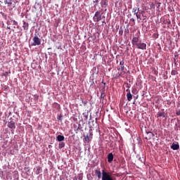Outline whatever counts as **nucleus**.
<instances>
[{
	"mask_svg": "<svg viewBox=\"0 0 180 180\" xmlns=\"http://www.w3.org/2000/svg\"><path fill=\"white\" fill-rule=\"evenodd\" d=\"M102 180H115L113 177L111 176L110 173L106 172L105 169L102 170Z\"/></svg>",
	"mask_w": 180,
	"mask_h": 180,
	"instance_id": "1",
	"label": "nucleus"
},
{
	"mask_svg": "<svg viewBox=\"0 0 180 180\" xmlns=\"http://www.w3.org/2000/svg\"><path fill=\"white\" fill-rule=\"evenodd\" d=\"M105 18V16H102V15L101 14V11H96L94 14V16L93 18V20L94 22H101V20Z\"/></svg>",
	"mask_w": 180,
	"mask_h": 180,
	"instance_id": "2",
	"label": "nucleus"
},
{
	"mask_svg": "<svg viewBox=\"0 0 180 180\" xmlns=\"http://www.w3.org/2000/svg\"><path fill=\"white\" fill-rule=\"evenodd\" d=\"M32 40L33 43L32 44V46H40V44H41V39L37 36L34 37Z\"/></svg>",
	"mask_w": 180,
	"mask_h": 180,
	"instance_id": "3",
	"label": "nucleus"
},
{
	"mask_svg": "<svg viewBox=\"0 0 180 180\" xmlns=\"http://www.w3.org/2000/svg\"><path fill=\"white\" fill-rule=\"evenodd\" d=\"M136 48H138L139 50H147V44L146 43H138L136 45Z\"/></svg>",
	"mask_w": 180,
	"mask_h": 180,
	"instance_id": "4",
	"label": "nucleus"
},
{
	"mask_svg": "<svg viewBox=\"0 0 180 180\" xmlns=\"http://www.w3.org/2000/svg\"><path fill=\"white\" fill-rule=\"evenodd\" d=\"M120 67L117 68L118 71H121V72L119 74V76L123 75V71L124 70V61H120Z\"/></svg>",
	"mask_w": 180,
	"mask_h": 180,
	"instance_id": "5",
	"label": "nucleus"
},
{
	"mask_svg": "<svg viewBox=\"0 0 180 180\" xmlns=\"http://www.w3.org/2000/svg\"><path fill=\"white\" fill-rule=\"evenodd\" d=\"M140 40V35H136V37H134L131 41L132 46H136L139 44V41Z\"/></svg>",
	"mask_w": 180,
	"mask_h": 180,
	"instance_id": "6",
	"label": "nucleus"
},
{
	"mask_svg": "<svg viewBox=\"0 0 180 180\" xmlns=\"http://www.w3.org/2000/svg\"><path fill=\"white\" fill-rule=\"evenodd\" d=\"M95 175L98 177V179H101L102 178V172H101V169L97 168L94 170Z\"/></svg>",
	"mask_w": 180,
	"mask_h": 180,
	"instance_id": "7",
	"label": "nucleus"
},
{
	"mask_svg": "<svg viewBox=\"0 0 180 180\" xmlns=\"http://www.w3.org/2000/svg\"><path fill=\"white\" fill-rule=\"evenodd\" d=\"M127 92H128L127 94V101H129V102H130V101H131L133 99V95H131V93H130V90H129V89H127Z\"/></svg>",
	"mask_w": 180,
	"mask_h": 180,
	"instance_id": "8",
	"label": "nucleus"
},
{
	"mask_svg": "<svg viewBox=\"0 0 180 180\" xmlns=\"http://www.w3.org/2000/svg\"><path fill=\"white\" fill-rule=\"evenodd\" d=\"M158 117H163L165 120L167 119V115H165V112H158Z\"/></svg>",
	"mask_w": 180,
	"mask_h": 180,
	"instance_id": "9",
	"label": "nucleus"
},
{
	"mask_svg": "<svg viewBox=\"0 0 180 180\" xmlns=\"http://www.w3.org/2000/svg\"><path fill=\"white\" fill-rule=\"evenodd\" d=\"M8 127H9V129H15L16 127L15 126V122L11 121L10 122H8Z\"/></svg>",
	"mask_w": 180,
	"mask_h": 180,
	"instance_id": "10",
	"label": "nucleus"
},
{
	"mask_svg": "<svg viewBox=\"0 0 180 180\" xmlns=\"http://www.w3.org/2000/svg\"><path fill=\"white\" fill-rule=\"evenodd\" d=\"M113 161V153H110L108 155V162H112Z\"/></svg>",
	"mask_w": 180,
	"mask_h": 180,
	"instance_id": "11",
	"label": "nucleus"
},
{
	"mask_svg": "<svg viewBox=\"0 0 180 180\" xmlns=\"http://www.w3.org/2000/svg\"><path fill=\"white\" fill-rule=\"evenodd\" d=\"M101 6L102 8H106L108 6V0H101Z\"/></svg>",
	"mask_w": 180,
	"mask_h": 180,
	"instance_id": "12",
	"label": "nucleus"
},
{
	"mask_svg": "<svg viewBox=\"0 0 180 180\" xmlns=\"http://www.w3.org/2000/svg\"><path fill=\"white\" fill-rule=\"evenodd\" d=\"M22 22H23L22 27L24 30H29V23L26 22L25 20H23Z\"/></svg>",
	"mask_w": 180,
	"mask_h": 180,
	"instance_id": "13",
	"label": "nucleus"
},
{
	"mask_svg": "<svg viewBox=\"0 0 180 180\" xmlns=\"http://www.w3.org/2000/svg\"><path fill=\"white\" fill-rule=\"evenodd\" d=\"M172 150H179V144L172 143L171 146Z\"/></svg>",
	"mask_w": 180,
	"mask_h": 180,
	"instance_id": "14",
	"label": "nucleus"
},
{
	"mask_svg": "<svg viewBox=\"0 0 180 180\" xmlns=\"http://www.w3.org/2000/svg\"><path fill=\"white\" fill-rule=\"evenodd\" d=\"M147 136L148 137L146 139H148V140H151V139H153V137H154V134H153V132L151 131H148L147 132Z\"/></svg>",
	"mask_w": 180,
	"mask_h": 180,
	"instance_id": "15",
	"label": "nucleus"
},
{
	"mask_svg": "<svg viewBox=\"0 0 180 180\" xmlns=\"http://www.w3.org/2000/svg\"><path fill=\"white\" fill-rule=\"evenodd\" d=\"M4 4L7 5V6H11V5H12V0H5Z\"/></svg>",
	"mask_w": 180,
	"mask_h": 180,
	"instance_id": "16",
	"label": "nucleus"
},
{
	"mask_svg": "<svg viewBox=\"0 0 180 180\" xmlns=\"http://www.w3.org/2000/svg\"><path fill=\"white\" fill-rule=\"evenodd\" d=\"M64 139H65L64 136L58 135L57 136L58 141H64Z\"/></svg>",
	"mask_w": 180,
	"mask_h": 180,
	"instance_id": "17",
	"label": "nucleus"
},
{
	"mask_svg": "<svg viewBox=\"0 0 180 180\" xmlns=\"http://www.w3.org/2000/svg\"><path fill=\"white\" fill-rule=\"evenodd\" d=\"M139 11H140V8H138V9L133 8L132 12L134 13V15H139Z\"/></svg>",
	"mask_w": 180,
	"mask_h": 180,
	"instance_id": "18",
	"label": "nucleus"
},
{
	"mask_svg": "<svg viewBox=\"0 0 180 180\" xmlns=\"http://www.w3.org/2000/svg\"><path fill=\"white\" fill-rule=\"evenodd\" d=\"M11 22L13 26H18V24L16 22V20L11 19Z\"/></svg>",
	"mask_w": 180,
	"mask_h": 180,
	"instance_id": "19",
	"label": "nucleus"
},
{
	"mask_svg": "<svg viewBox=\"0 0 180 180\" xmlns=\"http://www.w3.org/2000/svg\"><path fill=\"white\" fill-rule=\"evenodd\" d=\"M64 147H65V143L64 142L59 143V148H64Z\"/></svg>",
	"mask_w": 180,
	"mask_h": 180,
	"instance_id": "20",
	"label": "nucleus"
},
{
	"mask_svg": "<svg viewBox=\"0 0 180 180\" xmlns=\"http://www.w3.org/2000/svg\"><path fill=\"white\" fill-rule=\"evenodd\" d=\"M171 75H178V71L177 70H172Z\"/></svg>",
	"mask_w": 180,
	"mask_h": 180,
	"instance_id": "21",
	"label": "nucleus"
},
{
	"mask_svg": "<svg viewBox=\"0 0 180 180\" xmlns=\"http://www.w3.org/2000/svg\"><path fill=\"white\" fill-rule=\"evenodd\" d=\"M101 99H105V92L103 91L101 94Z\"/></svg>",
	"mask_w": 180,
	"mask_h": 180,
	"instance_id": "22",
	"label": "nucleus"
},
{
	"mask_svg": "<svg viewBox=\"0 0 180 180\" xmlns=\"http://www.w3.org/2000/svg\"><path fill=\"white\" fill-rule=\"evenodd\" d=\"M57 119L58 120H63V115H60L59 116H58Z\"/></svg>",
	"mask_w": 180,
	"mask_h": 180,
	"instance_id": "23",
	"label": "nucleus"
},
{
	"mask_svg": "<svg viewBox=\"0 0 180 180\" xmlns=\"http://www.w3.org/2000/svg\"><path fill=\"white\" fill-rule=\"evenodd\" d=\"M81 100H82V103H83V105H84V106H85V105H86V103H88L87 101H84V99L81 98Z\"/></svg>",
	"mask_w": 180,
	"mask_h": 180,
	"instance_id": "24",
	"label": "nucleus"
},
{
	"mask_svg": "<svg viewBox=\"0 0 180 180\" xmlns=\"http://www.w3.org/2000/svg\"><path fill=\"white\" fill-rule=\"evenodd\" d=\"M84 140L85 141H89V136H86L85 138H84Z\"/></svg>",
	"mask_w": 180,
	"mask_h": 180,
	"instance_id": "25",
	"label": "nucleus"
},
{
	"mask_svg": "<svg viewBox=\"0 0 180 180\" xmlns=\"http://www.w3.org/2000/svg\"><path fill=\"white\" fill-rule=\"evenodd\" d=\"M6 24L8 25V26H10V25H12V21L10 20H8Z\"/></svg>",
	"mask_w": 180,
	"mask_h": 180,
	"instance_id": "26",
	"label": "nucleus"
},
{
	"mask_svg": "<svg viewBox=\"0 0 180 180\" xmlns=\"http://www.w3.org/2000/svg\"><path fill=\"white\" fill-rule=\"evenodd\" d=\"M176 115L177 116H180V110L177 111V112H176Z\"/></svg>",
	"mask_w": 180,
	"mask_h": 180,
	"instance_id": "27",
	"label": "nucleus"
},
{
	"mask_svg": "<svg viewBox=\"0 0 180 180\" xmlns=\"http://www.w3.org/2000/svg\"><path fill=\"white\" fill-rule=\"evenodd\" d=\"M78 179H79V180H82V176H78Z\"/></svg>",
	"mask_w": 180,
	"mask_h": 180,
	"instance_id": "28",
	"label": "nucleus"
},
{
	"mask_svg": "<svg viewBox=\"0 0 180 180\" xmlns=\"http://www.w3.org/2000/svg\"><path fill=\"white\" fill-rule=\"evenodd\" d=\"M136 16L137 19H140V15L136 14Z\"/></svg>",
	"mask_w": 180,
	"mask_h": 180,
	"instance_id": "29",
	"label": "nucleus"
},
{
	"mask_svg": "<svg viewBox=\"0 0 180 180\" xmlns=\"http://www.w3.org/2000/svg\"><path fill=\"white\" fill-rule=\"evenodd\" d=\"M130 20L131 22H136V20H134V18H131Z\"/></svg>",
	"mask_w": 180,
	"mask_h": 180,
	"instance_id": "30",
	"label": "nucleus"
},
{
	"mask_svg": "<svg viewBox=\"0 0 180 180\" xmlns=\"http://www.w3.org/2000/svg\"><path fill=\"white\" fill-rule=\"evenodd\" d=\"M40 169H41V168H40V167H37V171H40Z\"/></svg>",
	"mask_w": 180,
	"mask_h": 180,
	"instance_id": "31",
	"label": "nucleus"
},
{
	"mask_svg": "<svg viewBox=\"0 0 180 180\" xmlns=\"http://www.w3.org/2000/svg\"><path fill=\"white\" fill-rule=\"evenodd\" d=\"M134 92H136V89H132V94H134Z\"/></svg>",
	"mask_w": 180,
	"mask_h": 180,
	"instance_id": "32",
	"label": "nucleus"
},
{
	"mask_svg": "<svg viewBox=\"0 0 180 180\" xmlns=\"http://www.w3.org/2000/svg\"><path fill=\"white\" fill-rule=\"evenodd\" d=\"M94 3L96 2V4H98V3L99 2V1H98V0H94Z\"/></svg>",
	"mask_w": 180,
	"mask_h": 180,
	"instance_id": "33",
	"label": "nucleus"
},
{
	"mask_svg": "<svg viewBox=\"0 0 180 180\" xmlns=\"http://www.w3.org/2000/svg\"><path fill=\"white\" fill-rule=\"evenodd\" d=\"M120 34H123V30L120 31Z\"/></svg>",
	"mask_w": 180,
	"mask_h": 180,
	"instance_id": "34",
	"label": "nucleus"
},
{
	"mask_svg": "<svg viewBox=\"0 0 180 180\" xmlns=\"http://www.w3.org/2000/svg\"><path fill=\"white\" fill-rule=\"evenodd\" d=\"M7 29H9V30H11V27L7 26Z\"/></svg>",
	"mask_w": 180,
	"mask_h": 180,
	"instance_id": "35",
	"label": "nucleus"
},
{
	"mask_svg": "<svg viewBox=\"0 0 180 180\" xmlns=\"http://www.w3.org/2000/svg\"><path fill=\"white\" fill-rule=\"evenodd\" d=\"M103 23H104L105 25H106V22H105V20L103 21Z\"/></svg>",
	"mask_w": 180,
	"mask_h": 180,
	"instance_id": "36",
	"label": "nucleus"
},
{
	"mask_svg": "<svg viewBox=\"0 0 180 180\" xmlns=\"http://www.w3.org/2000/svg\"><path fill=\"white\" fill-rule=\"evenodd\" d=\"M168 24H169V25H171V21L169 20Z\"/></svg>",
	"mask_w": 180,
	"mask_h": 180,
	"instance_id": "37",
	"label": "nucleus"
},
{
	"mask_svg": "<svg viewBox=\"0 0 180 180\" xmlns=\"http://www.w3.org/2000/svg\"><path fill=\"white\" fill-rule=\"evenodd\" d=\"M86 119H88V115L86 116Z\"/></svg>",
	"mask_w": 180,
	"mask_h": 180,
	"instance_id": "38",
	"label": "nucleus"
},
{
	"mask_svg": "<svg viewBox=\"0 0 180 180\" xmlns=\"http://www.w3.org/2000/svg\"><path fill=\"white\" fill-rule=\"evenodd\" d=\"M102 84H105V82H103V81H102Z\"/></svg>",
	"mask_w": 180,
	"mask_h": 180,
	"instance_id": "39",
	"label": "nucleus"
},
{
	"mask_svg": "<svg viewBox=\"0 0 180 180\" xmlns=\"http://www.w3.org/2000/svg\"><path fill=\"white\" fill-rule=\"evenodd\" d=\"M89 136H92V133H90V135Z\"/></svg>",
	"mask_w": 180,
	"mask_h": 180,
	"instance_id": "40",
	"label": "nucleus"
}]
</instances>
